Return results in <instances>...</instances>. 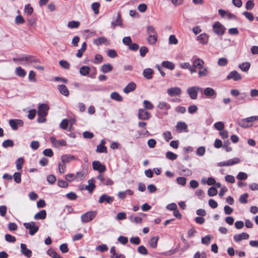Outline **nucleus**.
I'll use <instances>...</instances> for the list:
<instances>
[{"label":"nucleus","mask_w":258,"mask_h":258,"mask_svg":"<svg viewBox=\"0 0 258 258\" xmlns=\"http://www.w3.org/2000/svg\"><path fill=\"white\" fill-rule=\"evenodd\" d=\"M13 60L15 62H20L23 64H27L39 61L38 59H37L35 56L26 54H22L17 57H14Z\"/></svg>","instance_id":"obj_1"},{"label":"nucleus","mask_w":258,"mask_h":258,"mask_svg":"<svg viewBox=\"0 0 258 258\" xmlns=\"http://www.w3.org/2000/svg\"><path fill=\"white\" fill-rule=\"evenodd\" d=\"M147 33L148 37L147 41L150 45H154L157 41L158 35L154 28L152 26H148L147 27Z\"/></svg>","instance_id":"obj_2"},{"label":"nucleus","mask_w":258,"mask_h":258,"mask_svg":"<svg viewBox=\"0 0 258 258\" xmlns=\"http://www.w3.org/2000/svg\"><path fill=\"white\" fill-rule=\"evenodd\" d=\"M212 28L214 33L219 36L223 35L226 30L224 26L218 21L213 24Z\"/></svg>","instance_id":"obj_3"},{"label":"nucleus","mask_w":258,"mask_h":258,"mask_svg":"<svg viewBox=\"0 0 258 258\" xmlns=\"http://www.w3.org/2000/svg\"><path fill=\"white\" fill-rule=\"evenodd\" d=\"M96 211L88 212L81 216V220L83 223H87L92 220L97 215Z\"/></svg>","instance_id":"obj_4"},{"label":"nucleus","mask_w":258,"mask_h":258,"mask_svg":"<svg viewBox=\"0 0 258 258\" xmlns=\"http://www.w3.org/2000/svg\"><path fill=\"white\" fill-rule=\"evenodd\" d=\"M24 226L26 229L29 230V234L31 235H34L39 230V227L36 225L35 222L24 223Z\"/></svg>","instance_id":"obj_5"},{"label":"nucleus","mask_w":258,"mask_h":258,"mask_svg":"<svg viewBox=\"0 0 258 258\" xmlns=\"http://www.w3.org/2000/svg\"><path fill=\"white\" fill-rule=\"evenodd\" d=\"M202 88L199 86H192L188 88L186 91L190 98L192 99H196L198 96V92L201 91Z\"/></svg>","instance_id":"obj_6"},{"label":"nucleus","mask_w":258,"mask_h":258,"mask_svg":"<svg viewBox=\"0 0 258 258\" xmlns=\"http://www.w3.org/2000/svg\"><path fill=\"white\" fill-rule=\"evenodd\" d=\"M9 123L12 129L16 131L19 127L22 126L24 124L23 121L19 119H11L9 121Z\"/></svg>","instance_id":"obj_7"},{"label":"nucleus","mask_w":258,"mask_h":258,"mask_svg":"<svg viewBox=\"0 0 258 258\" xmlns=\"http://www.w3.org/2000/svg\"><path fill=\"white\" fill-rule=\"evenodd\" d=\"M49 106L46 104H40L38 107V115L45 116L47 114V111L49 110Z\"/></svg>","instance_id":"obj_8"},{"label":"nucleus","mask_w":258,"mask_h":258,"mask_svg":"<svg viewBox=\"0 0 258 258\" xmlns=\"http://www.w3.org/2000/svg\"><path fill=\"white\" fill-rule=\"evenodd\" d=\"M239 162L240 159L238 158H234L231 159H229L227 161L219 162L217 163V166L219 167L231 166L235 164H237L239 163Z\"/></svg>","instance_id":"obj_9"},{"label":"nucleus","mask_w":258,"mask_h":258,"mask_svg":"<svg viewBox=\"0 0 258 258\" xmlns=\"http://www.w3.org/2000/svg\"><path fill=\"white\" fill-rule=\"evenodd\" d=\"M138 117L139 119L147 120L151 117V114L145 109H139Z\"/></svg>","instance_id":"obj_10"},{"label":"nucleus","mask_w":258,"mask_h":258,"mask_svg":"<svg viewBox=\"0 0 258 258\" xmlns=\"http://www.w3.org/2000/svg\"><path fill=\"white\" fill-rule=\"evenodd\" d=\"M240 74L236 71H232L230 72L226 77V79L228 80H233L234 81H238L241 79Z\"/></svg>","instance_id":"obj_11"},{"label":"nucleus","mask_w":258,"mask_h":258,"mask_svg":"<svg viewBox=\"0 0 258 258\" xmlns=\"http://www.w3.org/2000/svg\"><path fill=\"white\" fill-rule=\"evenodd\" d=\"M203 93L206 97L211 99H214L217 96V93L211 87L206 88L204 90Z\"/></svg>","instance_id":"obj_12"},{"label":"nucleus","mask_w":258,"mask_h":258,"mask_svg":"<svg viewBox=\"0 0 258 258\" xmlns=\"http://www.w3.org/2000/svg\"><path fill=\"white\" fill-rule=\"evenodd\" d=\"M93 44L96 46H100L103 44L108 45L110 41L105 37H99L93 40Z\"/></svg>","instance_id":"obj_13"},{"label":"nucleus","mask_w":258,"mask_h":258,"mask_svg":"<svg viewBox=\"0 0 258 258\" xmlns=\"http://www.w3.org/2000/svg\"><path fill=\"white\" fill-rule=\"evenodd\" d=\"M97 178L100 180L101 184L105 185H110L113 184V181L109 178L105 177L101 174L98 175Z\"/></svg>","instance_id":"obj_14"},{"label":"nucleus","mask_w":258,"mask_h":258,"mask_svg":"<svg viewBox=\"0 0 258 258\" xmlns=\"http://www.w3.org/2000/svg\"><path fill=\"white\" fill-rule=\"evenodd\" d=\"M167 92L170 96L173 97L175 96H180L182 91L180 88L175 87L168 89Z\"/></svg>","instance_id":"obj_15"},{"label":"nucleus","mask_w":258,"mask_h":258,"mask_svg":"<svg viewBox=\"0 0 258 258\" xmlns=\"http://www.w3.org/2000/svg\"><path fill=\"white\" fill-rule=\"evenodd\" d=\"M94 170H97L99 172H103L106 170L105 165L102 164L99 161H94L92 163Z\"/></svg>","instance_id":"obj_16"},{"label":"nucleus","mask_w":258,"mask_h":258,"mask_svg":"<svg viewBox=\"0 0 258 258\" xmlns=\"http://www.w3.org/2000/svg\"><path fill=\"white\" fill-rule=\"evenodd\" d=\"M209 35L206 33H203L197 36L196 40L200 43L206 45L208 43Z\"/></svg>","instance_id":"obj_17"},{"label":"nucleus","mask_w":258,"mask_h":258,"mask_svg":"<svg viewBox=\"0 0 258 258\" xmlns=\"http://www.w3.org/2000/svg\"><path fill=\"white\" fill-rule=\"evenodd\" d=\"M175 127L178 133L188 132L187 125L184 122H178Z\"/></svg>","instance_id":"obj_18"},{"label":"nucleus","mask_w":258,"mask_h":258,"mask_svg":"<svg viewBox=\"0 0 258 258\" xmlns=\"http://www.w3.org/2000/svg\"><path fill=\"white\" fill-rule=\"evenodd\" d=\"M78 159L75 156L70 154H66L61 156V160L64 164L70 163L73 160H77Z\"/></svg>","instance_id":"obj_19"},{"label":"nucleus","mask_w":258,"mask_h":258,"mask_svg":"<svg viewBox=\"0 0 258 258\" xmlns=\"http://www.w3.org/2000/svg\"><path fill=\"white\" fill-rule=\"evenodd\" d=\"M21 253L28 258L31 257L32 255V251L27 248V246L24 243H21L20 245Z\"/></svg>","instance_id":"obj_20"},{"label":"nucleus","mask_w":258,"mask_h":258,"mask_svg":"<svg viewBox=\"0 0 258 258\" xmlns=\"http://www.w3.org/2000/svg\"><path fill=\"white\" fill-rule=\"evenodd\" d=\"M114 201V198L110 197L106 194L102 195L99 199L98 202L100 204L106 202L108 204H111Z\"/></svg>","instance_id":"obj_21"},{"label":"nucleus","mask_w":258,"mask_h":258,"mask_svg":"<svg viewBox=\"0 0 258 258\" xmlns=\"http://www.w3.org/2000/svg\"><path fill=\"white\" fill-rule=\"evenodd\" d=\"M233 238L234 240L238 242L243 239H247L249 238V235L245 232H242L240 234L234 235Z\"/></svg>","instance_id":"obj_22"},{"label":"nucleus","mask_w":258,"mask_h":258,"mask_svg":"<svg viewBox=\"0 0 258 258\" xmlns=\"http://www.w3.org/2000/svg\"><path fill=\"white\" fill-rule=\"evenodd\" d=\"M191 61L192 63V65L197 68V69H200L203 67L205 62L204 60L200 58H192L191 59Z\"/></svg>","instance_id":"obj_23"},{"label":"nucleus","mask_w":258,"mask_h":258,"mask_svg":"<svg viewBox=\"0 0 258 258\" xmlns=\"http://www.w3.org/2000/svg\"><path fill=\"white\" fill-rule=\"evenodd\" d=\"M111 28L112 29H115V28L117 26H119L120 27L122 26V23L121 15L119 13H117V17H116L115 20L114 21H112L111 22Z\"/></svg>","instance_id":"obj_24"},{"label":"nucleus","mask_w":258,"mask_h":258,"mask_svg":"<svg viewBox=\"0 0 258 258\" xmlns=\"http://www.w3.org/2000/svg\"><path fill=\"white\" fill-rule=\"evenodd\" d=\"M199 78L207 77L209 74V70L207 67H203L199 69L198 71Z\"/></svg>","instance_id":"obj_25"},{"label":"nucleus","mask_w":258,"mask_h":258,"mask_svg":"<svg viewBox=\"0 0 258 258\" xmlns=\"http://www.w3.org/2000/svg\"><path fill=\"white\" fill-rule=\"evenodd\" d=\"M57 89L59 93L62 95L65 96H68L69 95V91L65 85H58Z\"/></svg>","instance_id":"obj_26"},{"label":"nucleus","mask_w":258,"mask_h":258,"mask_svg":"<svg viewBox=\"0 0 258 258\" xmlns=\"http://www.w3.org/2000/svg\"><path fill=\"white\" fill-rule=\"evenodd\" d=\"M136 87V85L135 83L132 82L127 84V85L123 89V92L125 93H128L134 91Z\"/></svg>","instance_id":"obj_27"},{"label":"nucleus","mask_w":258,"mask_h":258,"mask_svg":"<svg viewBox=\"0 0 258 258\" xmlns=\"http://www.w3.org/2000/svg\"><path fill=\"white\" fill-rule=\"evenodd\" d=\"M88 185L85 186V189L91 193L95 187V181L93 179H89L88 181Z\"/></svg>","instance_id":"obj_28"},{"label":"nucleus","mask_w":258,"mask_h":258,"mask_svg":"<svg viewBox=\"0 0 258 258\" xmlns=\"http://www.w3.org/2000/svg\"><path fill=\"white\" fill-rule=\"evenodd\" d=\"M153 70L151 69L148 68L146 69L143 71V76L147 79H151L152 78V75L153 74Z\"/></svg>","instance_id":"obj_29"},{"label":"nucleus","mask_w":258,"mask_h":258,"mask_svg":"<svg viewBox=\"0 0 258 258\" xmlns=\"http://www.w3.org/2000/svg\"><path fill=\"white\" fill-rule=\"evenodd\" d=\"M46 212L44 210H42L39 212L36 213L34 216V219L35 220H43L46 218Z\"/></svg>","instance_id":"obj_30"},{"label":"nucleus","mask_w":258,"mask_h":258,"mask_svg":"<svg viewBox=\"0 0 258 258\" xmlns=\"http://www.w3.org/2000/svg\"><path fill=\"white\" fill-rule=\"evenodd\" d=\"M162 66L170 70H173L175 68V65L172 62L167 60L163 61L162 62Z\"/></svg>","instance_id":"obj_31"},{"label":"nucleus","mask_w":258,"mask_h":258,"mask_svg":"<svg viewBox=\"0 0 258 258\" xmlns=\"http://www.w3.org/2000/svg\"><path fill=\"white\" fill-rule=\"evenodd\" d=\"M157 107L160 109H163L165 110H168L171 108V106L170 104L164 101L159 102Z\"/></svg>","instance_id":"obj_32"},{"label":"nucleus","mask_w":258,"mask_h":258,"mask_svg":"<svg viewBox=\"0 0 258 258\" xmlns=\"http://www.w3.org/2000/svg\"><path fill=\"white\" fill-rule=\"evenodd\" d=\"M90 68L89 67L86 66H82V67H81L80 69V71H79L80 73L82 76H87L88 75H89L90 73Z\"/></svg>","instance_id":"obj_33"},{"label":"nucleus","mask_w":258,"mask_h":258,"mask_svg":"<svg viewBox=\"0 0 258 258\" xmlns=\"http://www.w3.org/2000/svg\"><path fill=\"white\" fill-rule=\"evenodd\" d=\"M112 69V66L110 64H104L101 66V71L104 73H107L111 71Z\"/></svg>","instance_id":"obj_34"},{"label":"nucleus","mask_w":258,"mask_h":258,"mask_svg":"<svg viewBox=\"0 0 258 258\" xmlns=\"http://www.w3.org/2000/svg\"><path fill=\"white\" fill-rule=\"evenodd\" d=\"M15 74L20 77H24L26 75V72L24 69L21 67H17L15 70Z\"/></svg>","instance_id":"obj_35"},{"label":"nucleus","mask_w":258,"mask_h":258,"mask_svg":"<svg viewBox=\"0 0 258 258\" xmlns=\"http://www.w3.org/2000/svg\"><path fill=\"white\" fill-rule=\"evenodd\" d=\"M250 66V63L249 62H245L242 63H240L238 65V67L241 69V70L243 72H247Z\"/></svg>","instance_id":"obj_36"},{"label":"nucleus","mask_w":258,"mask_h":258,"mask_svg":"<svg viewBox=\"0 0 258 258\" xmlns=\"http://www.w3.org/2000/svg\"><path fill=\"white\" fill-rule=\"evenodd\" d=\"M158 239L159 237L158 236L152 237L149 242V245L152 248H156Z\"/></svg>","instance_id":"obj_37"},{"label":"nucleus","mask_w":258,"mask_h":258,"mask_svg":"<svg viewBox=\"0 0 258 258\" xmlns=\"http://www.w3.org/2000/svg\"><path fill=\"white\" fill-rule=\"evenodd\" d=\"M110 98L114 100L120 102L122 100V97L116 92H113L110 94Z\"/></svg>","instance_id":"obj_38"},{"label":"nucleus","mask_w":258,"mask_h":258,"mask_svg":"<svg viewBox=\"0 0 258 258\" xmlns=\"http://www.w3.org/2000/svg\"><path fill=\"white\" fill-rule=\"evenodd\" d=\"M212 239V236L210 235H208L202 238L201 242L203 244L209 245Z\"/></svg>","instance_id":"obj_39"},{"label":"nucleus","mask_w":258,"mask_h":258,"mask_svg":"<svg viewBox=\"0 0 258 258\" xmlns=\"http://www.w3.org/2000/svg\"><path fill=\"white\" fill-rule=\"evenodd\" d=\"M86 175V172L84 171H79L75 174L76 180H81L83 179Z\"/></svg>","instance_id":"obj_40"},{"label":"nucleus","mask_w":258,"mask_h":258,"mask_svg":"<svg viewBox=\"0 0 258 258\" xmlns=\"http://www.w3.org/2000/svg\"><path fill=\"white\" fill-rule=\"evenodd\" d=\"M80 25V23L79 21H69L68 23V27L71 29L77 28L79 27Z\"/></svg>","instance_id":"obj_41"},{"label":"nucleus","mask_w":258,"mask_h":258,"mask_svg":"<svg viewBox=\"0 0 258 258\" xmlns=\"http://www.w3.org/2000/svg\"><path fill=\"white\" fill-rule=\"evenodd\" d=\"M143 105L145 110H152L154 108L153 104L148 100H144L143 101Z\"/></svg>","instance_id":"obj_42"},{"label":"nucleus","mask_w":258,"mask_h":258,"mask_svg":"<svg viewBox=\"0 0 258 258\" xmlns=\"http://www.w3.org/2000/svg\"><path fill=\"white\" fill-rule=\"evenodd\" d=\"M48 254L52 257V258H63V257L61 256L59 254H58L56 251L52 250V249H49L47 251Z\"/></svg>","instance_id":"obj_43"},{"label":"nucleus","mask_w":258,"mask_h":258,"mask_svg":"<svg viewBox=\"0 0 258 258\" xmlns=\"http://www.w3.org/2000/svg\"><path fill=\"white\" fill-rule=\"evenodd\" d=\"M128 218L131 222H132V223L140 224L142 222V219L140 217H134L132 215L130 216Z\"/></svg>","instance_id":"obj_44"},{"label":"nucleus","mask_w":258,"mask_h":258,"mask_svg":"<svg viewBox=\"0 0 258 258\" xmlns=\"http://www.w3.org/2000/svg\"><path fill=\"white\" fill-rule=\"evenodd\" d=\"M100 7V4L98 2L93 3L91 5V8L94 11L95 14L97 15L99 13V9Z\"/></svg>","instance_id":"obj_45"},{"label":"nucleus","mask_w":258,"mask_h":258,"mask_svg":"<svg viewBox=\"0 0 258 258\" xmlns=\"http://www.w3.org/2000/svg\"><path fill=\"white\" fill-rule=\"evenodd\" d=\"M2 146L5 148L12 147L14 146V143L12 140L8 139L3 142Z\"/></svg>","instance_id":"obj_46"},{"label":"nucleus","mask_w":258,"mask_h":258,"mask_svg":"<svg viewBox=\"0 0 258 258\" xmlns=\"http://www.w3.org/2000/svg\"><path fill=\"white\" fill-rule=\"evenodd\" d=\"M166 157L169 160H174L177 158V155L172 152L168 151L166 153Z\"/></svg>","instance_id":"obj_47"},{"label":"nucleus","mask_w":258,"mask_h":258,"mask_svg":"<svg viewBox=\"0 0 258 258\" xmlns=\"http://www.w3.org/2000/svg\"><path fill=\"white\" fill-rule=\"evenodd\" d=\"M96 152L97 153H106L107 152V149L106 146L98 145L97 146Z\"/></svg>","instance_id":"obj_48"},{"label":"nucleus","mask_w":258,"mask_h":258,"mask_svg":"<svg viewBox=\"0 0 258 258\" xmlns=\"http://www.w3.org/2000/svg\"><path fill=\"white\" fill-rule=\"evenodd\" d=\"M24 163V160L23 158H19L16 162V168L17 170H21L22 168V165Z\"/></svg>","instance_id":"obj_49"},{"label":"nucleus","mask_w":258,"mask_h":258,"mask_svg":"<svg viewBox=\"0 0 258 258\" xmlns=\"http://www.w3.org/2000/svg\"><path fill=\"white\" fill-rule=\"evenodd\" d=\"M238 123L239 126L243 128H247L252 125V124H248L245 119H241L238 120Z\"/></svg>","instance_id":"obj_50"},{"label":"nucleus","mask_w":258,"mask_h":258,"mask_svg":"<svg viewBox=\"0 0 258 258\" xmlns=\"http://www.w3.org/2000/svg\"><path fill=\"white\" fill-rule=\"evenodd\" d=\"M248 195L247 193H245L240 196L239 199V201L241 204H246L247 203V198Z\"/></svg>","instance_id":"obj_51"},{"label":"nucleus","mask_w":258,"mask_h":258,"mask_svg":"<svg viewBox=\"0 0 258 258\" xmlns=\"http://www.w3.org/2000/svg\"><path fill=\"white\" fill-rule=\"evenodd\" d=\"M14 181L17 183H20L21 182V174L20 172H15L13 175Z\"/></svg>","instance_id":"obj_52"},{"label":"nucleus","mask_w":258,"mask_h":258,"mask_svg":"<svg viewBox=\"0 0 258 258\" xmlns=\"http://www.w3.org/2000/svg\"><path fill=\"white\" fill-rule=\"evenodd\" d=\"M217 63L220 67H225L227 64L228 60L225 57H221L218 59Z\"/></svg>","instance_id":"obj_53"},{"label":"nucleus","mask_w":258,"mask_h":258,"mask_svg":"<svg viewBox=\"0 0 258 258\" xmlns=\"http://www.w3.org/2000/svg\"><path fill=\"white\" fill-rule=\"evenodd\" d=\"M108 249L107 246L105 244H102L97 246L96 247V250L101 252L107 251Z\"/></svg>","instance_id":"obj_54"},{"label":"nucleus","mask_w":258,"mask_h":258,"mask_svg":"<svg viewBox=\"0 0 258 258\" xmlns=\"http://www.w3.org/2000/svg\"><path fill=\"white\" fill-rule=\"evenodd\" d=\"M214 126L216 130L220 131H222L224 127V123L222 121H218L216 122Z\"/></svg>","instance_id":"obj_55"},{"label":"nucleus","mask_w":258,"mask_h":258,"mask_svg":"<svg viewBox=\"0 0 258 258\" xmlns=\"http://www.w3.org/2000/svg\"><path fill=\"white\" fill-rule=\"evenodd\" d=\"M24 12L27 13L28 15H30L33 12V9L30 6V4H27L25 6L24 8Z\"/></svg>","instance_id":"obj_56"},{"label":"nucleus","mask_w":258,"mask_h":258,"mask_svg":"<svg viewBox=\"0 0 258 258\" xmlns=\"http://www.w3.org/2000/svg\"><path fill=\"white\" fill-rule=\"evenodd\" d=\"M138 252L143 255H146L148 254V250L147 248L143 245H140L138 247Z\"/></svg>","instance_id":"obj_57"},{"label":"nucleus","mask_w":258,"mask_h":258,"mask_svg":"<svg viewBox=\"0 0 258 258\" xmlns=\"http://www.w3.org/2000/svg\"><path fill=\"white\" fill-rule=\"evenodd\" d=\"M254 0H248L245 4V9L247 10H252L254 6Z\"/></svg>","instance_id":"obj_58"},{"label":"nucleus","mask_w":258,"mask_h":258,"mask_svg":"<svg viewBox=\"0 0 258 258\" xmlns=\"http://www.w3.org/2000/svg\"><path fill=\"white\" fill-rule=\"evenodd\" d=\"M217 194V190L214 187H211L209 188L208 194L210 197H213L216 195Z\"/></svg>","instance_id":"obj_59"},{"label":"nucleus","mask_w":258,"mask_h":258,"mask_svg":"<svg viewBox=\"0 0 258 258\" xmlns=\"http://www.w3.org/2000/svg\"><path fill=\"white\" fill-rule=\"evenodd\" d=\"M169 43L170 44L176 45L178 43V40L174 35H171L169 38Z\"/></svg>","instance_id":"obj_60"},{"label":"nucleus","mask_w":258,"mask_h":258,"mask_svg":"<svg viewBox=\"0 0 258 258\" xmlns=\"http://www.w3.org/2000/svg\"><path fill=\"white\" fill-rule=\"evenodd\" d=\"M59 65L64 69H69L70 63L66 60H61L59 61Z\"/></svg>","instance_id":"obj_61"},{"label":"nucleus","mask_w":258,"mask_h":258,"mask_svg":"<svg viewBox=\"0 0 258 258\" xmlns=\"http://www.w3.org/2000/svg\"><path fill=\"white\" fill-rule=\"evenodd\" d=\"M148 52V49L146 46H141L140 48V54L142 57H144Z\"/></svg>","instance_id":"obj_62"},{"label":"nucleus","mask_w":258,"mask_h":258,"mask_svg":"<svg viewBox=\"0 0 258 258\" xmlns=\"http://www.w3.org/2000/svg\"><path fill=\"white\" fill-rule=\"evenodd\" d=\"M5 239L6 241L10 242H15L16 240L15 237L9 234H6L5 235Z\"/></svg>","instance_id":"obj_63"},{"label":"nucleus","mask_w":258,"mask_h":258,"mask_svg":"<svg viewBox=\"0 0 258 258\" xmlns=\"http://www.w3.org/2000/svg\"><path fill=\"white\" fill-rule=\"evenodd\" d=\"M205 152H206L205 148L204 147L201 146V147L198 148L197 151H196V153L198 155L201 156L205 154Z\"/></svg>","instance_id":"obj_64"}]
</instances>
